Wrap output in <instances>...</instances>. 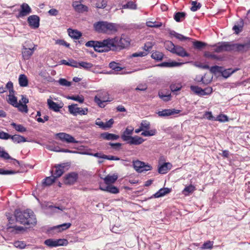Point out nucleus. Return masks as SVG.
<instances>
[{"instance_id":"nucleus-1","label":"nucleus","mask_w":250,"mask_h":250,"mask_svg":"<svg viewBox=\"0 0 250 250\" xmlns=\"http://www.w3.org/2000/svg\"><path fill=\"white\" fill-rule=\"evenodd\" d=\"M16 221L24 225H35L37 223L36 218L34 212L27 209L23 211L16 210L14 212Z\"/></svg>"},{"instance_id":"nucleus-2","label":"nucleus","mask_w":250,"mask_h":250,"mask_svg":"<svg viewBox=\"0 0 250 250\" xmlns=\"http://www.w3.org/2000/svg\"><path fill=\"white\" fill-rule=\"evenodd\" d=\"M37 45H35L33 42L27 41L22 45L21 55L22 59L24 61L29 60L34 51L37 49Z\"/></svg>"},{"instance_id":"nucleus-3","label":"nucleus","mask_w":250,"mask_h":250,"mask_svg":"<svg viewBox=\"0 0 250 250\" xmlns=\"http://www.w3.org/2000/svg\"><path fill=\"white\" fill-rule=\"evenodd\" d=\"M109 51H117L115 37L112 38H108L100 41V53L107 52Z\"/></svg>"},{"instance_id":"nucleus-4","label":"nucleus","mask_w":250,"mask_h":250,"mask_svg":"<svg viewBox=\"0 0 250 250\" xmlns=\"http://www.w3.org/2000/svg\"><path fill=\"white\" fill-rule=\"evenodd\" d=\"M214 47V51L216 53L233 51V43L229 42H222L212 45Z\"/></svg>"},{"instance_id":"nucleus-5","label":"nucleus","mask_w":250,"mask_h":250,"mask_svg":"<svg viewBox=\"0 0 250 250\" xmlns=\"http://www.w3.org/2000/svg\"><path fill=\"white\" fill-rule=\"evenodd\" d=\"M133 166L135 170L139 173L151 170L152 168V166L150 165L146 164L145 163L139 160L133 161Z\"/></svg>"},{"instance_id":"nucleus-6","label":"nucleus","mask_w":250,"mask_h":250,"mask_svg":"<svg viewBox=\"0 0 250 250\" xmlns=\"http://www.w3.org/2000/svg\"><path fill=\"white\" fill-rule=\"evenodd\" d=\"M111 100L108 97V94L106 91L99 92L94 98L95 102L101 107H104V103L110 102Z\"/></svg>"},{"instance_id":"nucleus-7","label":"nucleus","mask_w":250,"mask_h":250,"mask_svg":"<svg viewBox=\"0 0 250 250\" xmlns=\"http://www.w3.org/2000/svg\"><path fill=\"white\" fill-rule=\"evenodd\" d=\"M44 243L50 248H53L58 246H66L68 244V242L65 239H48L45 240Z\"/></svg>"},{"instance_id":"nucleus-8","label":"nucleus","mask_w":250,"mask_h":250,"mask_svg":"<svg viewBox=\"0 0 250 250\" xmlns=\"http://www.w3.org/2000/svg\"><path fill=\"white\" fill-rule=\"evenodd\" d=\"M69 112L74 116L77 115H86L88 112V109L86 108H82L78 107L77 104H72L68 106Z\"/></svg>"},{"instance_id":"nucleus-9","label":"nucleus","mask_w":250,"mask_h":250,"mask_svg":"<svg viewBox=\"0 0 250 250\" xmlns=\"http://www.w3.org/2000/svg\"><path fill=\"white\" fill-rule=\"evenodd\" d=\"M55 136L62 142H65L67 143H78V141H76L73 136L66 133H58L55 134Z\"/></svg>"},{"instance_id":"nucleus-10","label":"nucleus","mask_w":250,"mask_h":250,"mask_svg":"<svg viewBox=\"0 0 250 250\" xmlns=\"http://www.w3.org/2000/svg\"><path fill=\"white\" fill-rule=\"evenodd\" d=\"M115 38L117 51L125 48L130 44V42L128 38H119L118 37H115Z\"/></svg>"},{"instance_id":"nucleus-11","label":"nucleus","mask_w":250,"mask_h":250,"mask_svg":"<svg viewBox=\"0 0 250 250\" xmlns=\"http://www.w3.org/2000/svg\"><path fill=\"white\" fill-rule=\"evenodd\" d=\"M250 49V41L244 43H233V51L245 52Z\"/></svg>"},{"instance_id":"nucleus-12","label":"nucleus","mask_w":250,"mask_h":250,"mask_svg":"<svg viewBox=\"0 0 250 250\" xmlns=\"http://www.w3.org/2000/svg\"><path fill=\"white\" fill-rule=\"evenodd\" d=\"M78 175L76 172H71L64 177V183L66 185H73L77 181Z\"/></svg>"},{"instance_id":"nucleus-13","label":"nucleus","mask_w":250,"mask_h":250,"mask_svg":"<svg viewBox=\"0 0 250 250\" xmlns=\"http://www.w3.org/2000/svg\"><path fill=\"white\" fill-rule=\"evenodd\" d=\"M180 110L175 109H165L162 111H159L157 114L160 117H167L170 115L179 114L180 112Z\"/></svg>"},{"instance_id":"nucleus-14","label":"nucleus","mask_w":250,"mask_h":250,"mask_svg":"<svg viewBox=\"0 0 250 250\" xmlns=\"http://www.w3.org/2000/svg\"><path fill=\"white\" fill-rule=\"evenodd\" d=\"M31 12V9L28 4L23 3L21 5V10L18 16V18L23 17Z\"/></svg>"},{"instance_id":"nucleus-15","label":"nucleus","mask_w":250,"mask_h":250,"mask_svg":"<svg viewBox=\"0 0 250 250\" xmlns=\"http://www.w3.org/2000/svg\"><path fill=\"white\" fill-rule=\"evenodd\" d=\"M134 128L132 126H128L126 128L125 130L123 132L121 135L122 139L125 142L127 141L132 137L131 135L133 134Z\"/></svg>"},{"instance_id":"nucleus-16","label":"nucleus","mask_w":250,"mask_h":250,"mask_svg":"<svg viewBox=\"0 0 250 250\" xmlns=\"http://www.w3.org/2000/svg\"><path fill=\"white\" fill-rule=\"evenodd\" d=\"M28 22L31 27L37 28L40 25V18L37 15H31L28 18Z\"/></svg>"},{"instance_id":"nucleus-17","label":"nucleus","mask_w":250,"mask_h":250,"mask_svg":"<svg viewBox=\"0 0 250 250\" xmlns=\"http://www.w3.org/2000/svg\"><path fill=\"white\" fill-rule=\"evenodd\" d=\"M55 170L54 173L53 171H51L52 175L56 179L61 177L64 172V164H59L55 166Z\"/></svg>"},{"instance_id":"nucleus-18","label":"nucleus","mask_w":250,"mask_h":250,"mask_svg":"<svg viewBox=\"0 0 250 250\" xmlns=\"http://www.w3.org/2000/svg\"><path fill=\"white\" fill-rule=\"evenodd\" d=\"M72 6L75 10L78 13H83L87 12L88 10V8L87 6L82 4L77 1L73 2Z\"/></svg>"},{"instance_id":"nucleus-19","label":"nucleus","mask_w":250,"mask_h":250,"mask_svg":"<svg viewBox=\"0 0 250 250\" xmlns=\"http://www.w3.org/2000/svg\"><path fill=\"white\" fill-rule=\"evenodd\" d=\"M106 21H100L96 22L93 24L95 30L99 33H105Z\"/></svg>"},{"instance_id":"nucleus-20","label":"nucleus","mask_w":250,"mask_h":250,"mask_svg":"<svg viewBox=\"0 0 250 250\" xmlns=\"http://www.w3.org/2000/svg\"><path fill=\"white\" fill-rule=\"evenodd\" d=\"M173 54H175L177 56L182 57L189 56V54L186 52L185 49L183 47L179 45H176Z\"/></svg>"},{"instance_id":"nucleus-21","label":"nucleus","mask_w":250,"mask_h":250,"mask_svg":"<svg viewBox=\"0 0 250 250\" xmlns=\"http://www.w3.org/2000/svg\"><path fill=\"white\" fill-rule=\"evenodd\" d=\"M171 190V188H160L157 192L154 194L150 198H159L163 197L169 193Z\"/></svg>"},{"instance_id":"nucleus-22","label":"nucleus","mask_w":250,"mask_h":250,"mask_svg":"<svg viewBox=\"0 0 250 250\" xmlns=\"http://www.w3.org/2000/svg\"><path fill=\"white\" fill-rule=\"evenodd\" d=\"M145 140L138 136H135L131 137L130 139L127 141V143L130 145H139L142 144Z\"/></svg>"},{"instance_id":"nucleus-23","label":"nucleus","mask_w":250,"mask_h":250,"mask_svg":"<svg viewBox=\"0 0 250 250\" xmlns=\"http://www.w3.org/2000/svg\"><path fill=\"white\" fill-rule=\"evenodd\" d=\"M100 189L103 191H107L114 194L118 193L119 192V190L117 187L110 185H107L105 187L100 185Z\"/></svg>"},{"instance_id":"nucleus-24","label":"nucleus","mask_w":250,"mask_h":250,"mask_svg":"<svg viewBox=\"0 0 250 250\" xmlns=\"http://www.w3.org/2000/svg\"><path fill=\"white\" fill-rule=\"evenodd\" d=\"M101 137L106 140H117L119 138V136L108 132H104L101 134Z\"/></svg>"},{"instance_id":"nucleus-25","label":"nucleus","mask_w":250,"mask_h":250,"mask_svg":"<svg viewBox=\"0 0 250 250\" xmlns=\"http://www.w3.org/2000/svg\"><path fill=\"white\" fill-rule=\"evenodd\" d=\"M87 47H92L96 52H100V41H90L85 43Z\"/></svg>"},{"instance_id":"nucleus-26","label":"nucleus","mask_w":250,"mask_h":250,"mask_svg":"<svg viewBox=\"0 0 250 250\" xmlns=\"http://www.w3.org/2000/svg\"><path fill=\"white\" fill-rule=\"evenodd\" d=\"M118 28V26L116 24L106 21L105 33H107L108 32L111 33L116 32L117 31Z\"/></svg>"},{"instance_id":"nucleus-27","label":"nucleus","mask_w":250,"mask_h":250,"mask_svg":"<svg viewBox=\"0 0 250 250\" xmlns=\"http://www.w3.org/2000/svg\"><path fill=\"white\" fill-rule=\"evenodd\" d=\"M182 63L176 62H163L158 64L157 66L159 67H172L180 66Z\"/></svg>"},{"instance_id":"nucleus-28","label":"nucleus","mask_w":250,"mask_h":250,"mask_svg":"<svg viewBox=\"0 0 250 250\" xmlns=\"http://www.w3.org/2000/svg\"><path fill=\"white\" fill-rule=\"evenodd\" d=\"M10 139H11L15 143H21L27 141L26 139L23 136L18 134L11 135Z\"/></svg>"},{"instance_id":"nucleus-29","label":"nucleus","mask_w":250,"mask_h":250,"mask_svg":"<svg viewBox=\"0 0 250 250\" xmlns=\"http://www.w3.org/2000/svg\"><path fill=\"white\" fill-rule=\"evenodd\" d=\"M47 104L49 106V108L53 110L55 112L59 111L60 108L62 107L57 103L53 102L50 99L47 100Z\"/></svg>"},{"instance_id":"nucleus-30","label":"nucleus","mask_w":250,"mask_h":250,"mask_svg":"<svg viewBox=\"0 0 250 250\" xmlns=\"http://www.w3.org/2000/svg\"><path fill=\"white\" fill-rule=\"evenodd\" d=\"M118 179V176L116 174H113L112 175H108L104 179V183L108 185L111 184H113Z\"/></svg>"},{"instance_id":"nucleus-31","label":"nucleus","mask_w":250,"mask_h":250,"mask_svg":"<svg viewBox=\"0 0 250 250\" xmlns=\"http://www.w3.org/2000/svg\"><path fill=\"white\" fill-rule=\"evenodd\" d=\"M69 36L74 39H79L82 36L81 32L77 30H73L70 28L68 29Z\"/></svg>"},{"instance_id":"nucleus-32","label":"nucleus","mask_w":250,"mask_h":250,"mask_svg":"<svg viewBox=\"0 0 250 250\" xmlns=\"http://www.w3.org/2000/svg\"><path fill=\"white\" fill-rule=\"evenodd\" d=\"M238 70V68L232 69L231 68H229L227 69H224L223 67V70L221 71V73L222 76L225 78H228L232 74Z\"/></svg>"},{"instance_id":"nucleus-33","label":"nucleus","mask_w":250,"mask_h":250,"mask_svg":"<svg viewBox=\"0 0 250 250\" xmlns=\"http://www.w3.org/2000/svg\"><path fill=\"white\" fill-rule=\"evenodd\" d=\"M171 36L175 37L176 39L182 41L184 40H190V38L184 36V35L176 32L173 30H170L169 32Z\"/></svg>"},{"instance_id":"nucleus-34","label":"nucleus","mask_w":250,"mask_h":250,"mask_svg":"<svg viewBox=\"0 0 250 250\" xmlns=\"http://www.w3.org/2000/svg\"><path fill=\"white\" fill-rule=\"evenodd\" d=\"M71 224L70 223H65L55 226L53 228V229H58V231L61 232L68 229L71 227Z\"/></svg>"},{"instance_id":"nucleus-35","label":"nucleus","mask_w":250,"mask_h":250,"mask_svg":"<svg viewBox=\"0 0 250 250\" xmlns=\"http://www.w3.org/2000/svg\"><path fill=\"white\" fill-rule=\"evenodd\" d=\"M19 83L21 86L24 87L28 85V80L24 74H21L19 78Z\"/></svg>"},{"instance_id":"nucleus-36","label":"nucleus","mask_w":250,"mask_h":250,"mask_svg":"<svg viewBox=\"0 0 250 250\" xmlns=\"http://www.w3.org/2000/svg\"><path fill=\"white\" fill-rule=\"evenodd\" d=\"M94 5L97 8H104L107 5L106 0H94Z\"/></svg>"},{"instance_id":"nucleus-37","label":"nucleus","mask_w":250,"mask_h":250,"mask_svg":"<svg viewBox=\"0 0 250 250\" xmlns=\"http://www.w3.org/2000/svg\"><path fill=\"white\" fill-rule=\"evenodd\" d=\"M11 125L18 132L22 133L26 131V128L22 125L16 124L15 123H12L11 124Z\"/></svg>"},{"instance_id":"nucleus-38","label":"nucleus","mask_w":250,"mask_h":250,"mask_svg":"<svg viewBox=\"0 0 250 250\" xmlns=\"http://www.w3.org/2000/svg\"><path fill=\"white\" fill-rule=\"evenodd\" d=\"M56 179L53 176H49L46 177L42 182V184L44 186H50L53 183Z\"/></svg>"},{"instance_id":"nucleus-39","label":"nucleus","mask_w":250,"mask_h":250,"mask_svg":"<svg viewBox=\"0 0 250 250\" xmlns=\"http://www.w3.org/2000/svg\"><path fill=\"white\" fill-rule=\"evenodd\" d=\"M122 8L135 10L137 9V5L132 1H129L125 4L122 5Z\"/></svg>"},{"instance_id":"nucleus-40","label":"nucleus","mask_w":250,"mask_h":250,"mask_svg":"<svg viewBox=\"0 0 250 250\" xmlns=\"http://www.w3.org/2000/svg\"><path fill=\"white\" fill-rule=\"evenodd\" d=\"M195 187L193 186L190 185L185 187V188L183 189L182 193L185 195L187 196L190 193H192L195 190Z\"/></svg>"},{"instance_id":"nucleus-41","label":"nucleus","mask_w":250,"mask_h":250,"mask_svg":"<svg viewBox=\"0 0 250 250\" xmlns=\"http://www.w3.org/2000/svg\"><path fill=\"white\" fill-rule=\"evenodd\" d=\"M186 16V13L184 12H178L174 15V19L177 22H180L183 21Z\"/></svg>"},{"instance_id":"nucleus-42","label":"nucleus","mask_w":250,"mask_h":250,"mask_svg":"<svg viewBox=\"0 0 250 250\" xmlns=\"http://www.w3.org/2000/svg\"><path fill=\"white\" fill-rule=\"evenodd\" d=\"M205 56L206 58H210L211 59L215 60L221 61L222 60V58L221 57L217 56L209 52H206L205 53Z\"/></svg>"},{"instance_id":"nucleus-43","label":"nucleus","mask_w":250,"mask_h":250,"mask_svg":"<svg viewBox=\"0 0 250 250\" xmlns=\"http://www.w3.org/2000/svg\"><path fill=\"white\" fill-rule=\"evenodd\" d=\"M162 22L158 21H148L146 22V25L149 27L159 28L162 26Z\"/></svg>"},{"instance_id":"nucleus-44","label":"nucleus","mask_w":250,"mask_h":250,"mask_svg":"<svg viewBox=\"0 0 250 250\" xmlns=\"http://www.w3.org/2000/svg\"><path fill=\"white\" fill-rule=\"evenodd\" d=\"M8 102L9 104L15 107L19 104L17 101V98L13 95H9L8 96Z\"/></svg>"},{"instance_id":"nucleus-45","label":"nucleus","mask_w":250,"mask_h":250,"mask_svg":"<svg viewBox=\"0 0 250 250\" xmlns=\"http://www.w3.org/2000/svg\"><path fill=\"white\" fill-rule=\"evenodd\" d=\"M158 95L161 99L165 102L169 101L171 99V94L169 93H164L163 92H159Z\"/></svg>"},{"instance_id":"nucleus-46","label":"nucleus","mask_w":250,"mask_h":250,"mask_svg":"<svg viewBox=\"0 0 250 250\" xmlns=\"http://www.w3.org/2000/svg\"><path fill=\"white\" fill-rule=\"evenodd\" d=\"M93 66V64L85 62H79V68H83L86 70H89Z\"/></svg>"},{"instance_id":"nucleus-47","label":"nucleus","mask_w":250,"mask_h":250,"mask_svg":"<svg viewBox=\"0 0 250 250\" xmlns=\"http://www.w3.org/2000/svg\"><path fill=\"white\" fill-rule=\"evenodd\" d=\"M163 57V54L159 51H155L151 55V58L156 61H161Z\"/></svg>"},{"instance_id":"nucleus-48","label":"nucleus","mask_w":250,"mask_h":250,"mask_svg":"<svg viewBox=\"0 0 250 250\" xmlns=\"http://www.w3.org/2000/svg\"><path fill=\"white\" fill-rule=\"evenodd\" d=\"M109 67L115 71H120L123 69V68L119 65V63H116L115 62H110L109 64Z\"/></svg>"},{"instance_id":"nucleus-49","label":"nucleus","mask_w":250,"mask_h":250,"mask_svg":"<svg viewBox=\"0 0 250 250\" xmlns=\"http://www.w3.org/2000/svg\"><path fill=\"white\" fill-rule=\"evenodd\" d=\"M157 131L156 129H151V130H143V132H142L141 135L144 136H154L156 134Z\"/></svg>"},{"instance_id":"nucleus-50","label":"nucleus","mask_w":250,"mask_h":250,"mask_svg":"<svg viewBox=\"0 0 250 250\" xmlns=\"http://www.w3.org/2000/svg\"><path fill=\"white\" fill-rule=\"evenodd\" d=\"M169 163H165L158 168V172L160 174H165L167 172L168 167L167 165Z\"/></svg>"},{"instance_id":"nucleus-51","label":"nucleus","mask_w":250,"mask_h":250,"mask_svg":"<svg viewBox=\"0 0 250 250\" xmlns=\"http://www.w3.org/2000/svg\"><path fill=\"white\" fill-rule=\"evenodd\" d=\"M223 70V67L217 65L209 67V71L211 73L216 74L217 73H221Z\"/></svg>"},{"instance_id":"nucleus-52","label":"nucleus","mask_w":250,"mask_h":250,"mask_svg":"<svg viewBox=\"0 0 250 250\" xmlns=\"http://www.w3.org/2000/svg\"><path fill=\"white\" fill-rule=\"evenodd\" d=\"M192 6L190 8V10L192 11L195 12L197 11L201 7V4L198 3L196 1H193L191 2Z\"/></svg>"},{"instance_id":"nucleus-53","label":"nucleus","mask_w":250,"mask_h":250,"mask_svg":"<svg viewBox=\"0 0 250 250\" xmlns=\"http://www.w3.org/2000/svg\"><path fill=\"white\" fill-rule=\"evenodd\" d=\"M16 107H17L18 110L21 112L27 113L28 112V107L26 104L19 103Z\"/></svg>"},{"instance_id":"nucleus-54","label":"nucleus","mask_w":250,"mask_h":250,"mask_svg":"<svg viewBox=\"0 0 250 250\" xmlns=\"http://www.w3.org/2000/svg\"><path fill=\"white\" fill-rule=\"evenodd\" d=\"M67 99L79 102L80 103H83L84 101L83 97V96H80L79 95L68 96Z\"/></svg>"},{"instance_id":"nucleus-55","label":"nucleus","mask_w":250,"mask_h":250,"mask_svg":"<svg viewBox=\"0 0 250 250\" xmlns=\"http://www.w3.org/2000/svg\"><path fill=\"white\" fill-rule=\"evenodd\" d=\"M140 127L143 130H148L150 127V123L146 120H143L140 124Z\"/></svg>"},{"instance_id":"nucleus-56","label":"nucleus","mask_w":250,"mask_h":250,"mask_svg":"<svg viewBox=\"0 0 250 250\" xmlns=\"http://www.w3.org/2000/svg\"><path fill=\"white\" fill-rule=\"evenodd\" d=\"M194 47L198 49H200L206 45V43L200 41H195L193 42Z\"/></svg>"},{"instance_id":"nucleus-57","label":"nucleus","mask_w":250,"mask_h":250,"mask_svg":"<svg viewBox=\"0 0 250 250\" xmlns=\"http://www.w3.org/2000/svg\"><path fill=\"white\" fill-rule=\"evenodd\" d=\"M243 26V22L242 21H241L240 24L239 25H234L232 29L235 31V33L237 34L242 31Z\"/></svg>"},{"instance_id":"nucleus-58","label":"nucleus","mask_w":250,"mask_h":250,"mask_svg":"<svg viewBox=\"0 0 250 250\" xmlns=\"http://www.w3.org/2000/svg\"><path fill=\"white\" fill-rule=\"evenodd\" d=\"M58 83L61 85L66 87L70 86L71 84V83L70 82L68 81L64 78L60 79L58 81Z\"/></svg>"},{"instance_id":"nucleus-59","label":"nucleus","mask_w":250,"mask_h":250,"mask_svg":"<svg viewBox=\"0 0 250 250\" xmlns=\"http://www.w3.org/2000/svg\"><path fill=\"white\" fill-rule=\"evenodd\" d=\"M182 88V86L180 83H172L170 86L171 91L176 92L180 90Z\"/></svg>"},{"instance_id":"nucleus-60","label":"nucleus","mask_w":250,"mask_h":250,"mask_svg":"<svg viewBox=\"0 0 250 250\" xmlns=\"http://www.w3.org/2000/svg\"><path fill=\"white\" fill-rule=\"evenodd\" d=\"M175 46L176 45L170 41H168L166 43L167 49L172 53H173Z\"/></svg>"},{"instance_id":"nucleus-61","label":"nucleus","mask_w":250,"mask_h":250,"mask_svg":"<svg viewBox=\"0 0 250 250\" xmlns=\"http://www.w3.org/2000/svg\"><path fill=\"white\" fill-rule=\"evenodd\" d=\"M213 242L210 241H207L205 242L201 247L202 249H211L212 248Z\"/></svg>"},{"instance_id":"nucleus-62","label":"nucleus","mask_w":250,"mask_h":250,"mask_svg":"<svg viewBox=\"0 0 250 250\" xmlns=\"http://www.w3.org/2000/svg\"><path fill=\"white\" fill-rule=\"evenodd\" d=\"M19 172V171H16L15 170H5L2 168H0V174H1V175L14 174H16Z\"/></svg>"},{"instance_id":"nucleus-63","label":"nucleus","mask_w":250,"mask_h":250,"mask_svg":"<svg viewBox=\"0 0 250 250\" xmlns=\"http://www.w3.org/2000/svg\"><path fill=\"white\" fill-rule=\"evenodd\" d=\"M14 246L20 249H22L25 248L26 244L23 241H16L14 243Z\"/></svg>"},{"instance_id":"nucleus-64","label":"nucleus","mask_w":250,"mask_h":250,"mask_svg":"<svg viewBox=\"0 0 250 250\" xmlns=\"http://www.w3.org/2000/svg\"><path fill=\"white\" fill-rule=\"evenodd\" d=\"M190 88L194 94L199 96V94L200 93V91L201 88V87H199L198 86L191 85Z\"/></svg>"}]
</instances>
